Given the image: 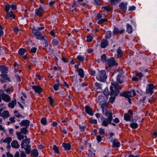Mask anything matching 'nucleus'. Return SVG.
Wrapping results in <instances>:
<instances>
[{"label": "nucleus", "instance_id": "f257e3e1", "mask_svg": "<svg viewBox=\"0 0 157 157\" xmlns=\"http://www.w3.org/2000/svg\"><path fill=\"white\" fill-rule=\"evenodd\" d=\"M107 118L104 117L102 116L101 117V124L104 127H107L113 120V113L111 111L106 110L105 113Z\"/></svg>", "mask_w": 157, "mask_h": 157}, {"label": "nucleus", "instance_id": "f03ea898", "mask_svg": "<svg viewBox=\"0 0 157 157\" xmlns=\"http://www.w3.org/2000/svg\"><path fill=\"white\" fill-rule=\"evenodd\" d=\"M118 84L116 83V85L114 87L115 90L114 91L113 89V88L111 86L110 87V90L111 92L110 93V95L111 96H111L109 98V102L113 103L115 100V96L117 95V94L118 93V89L117 87V86Z\"/></svg>", "mask_w": 157, "mask_h": 157}, {"label": "nucleus", "instance_id": "7ed1b4c3", "mask_svg": "<svg viewBox=\"0 0 157 157\" xmlns=\"http://www.w3.org/2000/svg\"><path fill=\"white\" fill-rule=\"evenodd\" d=\"M96 78L101 82H103L105 81L107 78L106 72L105 70L99 71L96 76Z\"/></svg>", "mask_w": 157, "mask_h": 157}, {"label": "nucleus", "instance_id": "20e7f679", "mask_svg": "<svg viewBox=\"0 0 157 157\" xmlns=\"http://www.w3.org/2000/svg\"><path fill=\"white\" fill-rule=\"evenodd\" d=\"M2 100L6 102H9L11 100V98L8 94L3 92H0V102H2Z\"/></svg>", "mask_w": 157, "mask_h": 157}, {"label": "nucleus", "instance_id": "39448f33", "mask_svg": "<svg viewBox=\"0 0 157 157\" xmlns=\"http://www.w3.org/2000/svg\"><path fill=\"white\" fill-rule=\"evenodd\" d=\"M154 85L153 84L150 83L148 84L146 86L145 92L147 94L151 95L154 92Z\"/></svg>", "mask_w": 157, "mask_h": 157}, {"label": "nucleus", "instance_id": "423d86ee", "mask_svg": "<svg viewBox=\"0 0 157 157\" xmlns=\"http://www.w3.org/2000/svg\"><path fill=\"white\" fill-rule=\"evenodd\" d=\"M32 33L35 35V37L37 39L42 40L44 38L41 33L37 30L33 28L32 30Z\"/></svg>", "mask_w": 157, "mask_h": 157}, {"label": "nucleus", "instance_id": "0eeeda50", "mask_svg": "<svg viewBox=\"0 0 157 157\" xmlns=\"http://www.w3.org/2000/svg\"><path fill=\"white\" fill-rule=\"evenodd\" d=\"M0 76L2 78L1 80V82L2 83L5 82L7 81L9 82H11L10 77L6 74H1Z\"/></svg>", "mask_w": 157, "mask_h": 157}, {"label": "nucleus", "instance_id": "6e6552de", "mask_svg": "<svg viewBox=\"0 0 157 157\" xmlns=\"http://www.w3.org/2000/svg\"><path fill=\"white\" fill-rule=\"evenodd\" d=\"M109 67L116 65V63L114 58L111 57L109 59H107V61L106 63Z\"/></svg>", "mask_w": 157, "mask_h": 157}, {"label": "nucleus", "instance_id": "1a4fd4ad", "mask_svg": "<svg viewBox=\"0 0 157 157\" xmlns=\"http://www.w3.org/2000/svg\"><path fill=\"white\" fill-rule=\"evenodd\" d=\"M30 143V139H26L23 140L21 143V148H22L25 147H27L30 145H29Z\"/></svg>", "mask_w": 157, "mask_h": 157}, {"label": "nucleus", "instance_id": "9d476101", "mask_svg": "<svg viewBox=\"0 0 157 157\" xmlns=\"http://www.w3.org/2000/svg\"><path fill=\"white\" fill-rule=\"evenodd\" d=\"M111 142L113 147L118 148L120 147V143L117 139L115 138Z\"/></svg>", "mask_w": 157, "mask_h": 157}, {"label": "nucleus", "instance_id": "9b49d317", "mask_svg": "<svg viewBox=\"0 0 157 157\" xmlns=\"http://www.w3.org/2000/svg\"><path fill=\"white\" fill-rule=\"evenodd\" d=\"M30 122L27 120H25L21 121L19 123L21 126H24L25 128H28Z\"/></svg>", "mask_w": 157, "mask_h": 157}, {"label": "nucleus", "instance_id": "f8f14e48", "mask_svg": "<svg viewBox=\"0 0 157 157\" xmlns=\"http://www.w3.org/2000/svg\"><path fill=\"white\" fill-rule=\"evenodd\" d=\"M0 116L5 119L10 117V115L8 111L7 110H5L3 111L2 113H0Z\"/></svg>", "mask_w": 157, "mask_h": 157}, {"label": "nucleus", "instance_id": "ddd939ff", "mask_svg": "<svg viewBox=\"0 0 157 157\" xmlns=\"http://www.w3.org/2000/svg\"><path fill=\"white\" fill-rule=\"evenodd\" d=\"M113 31V34L114 35H116L118 33L122 34L124 32V30L123 29H122L121 30H119L118 29L116 26L114 27Z\"/></svg>", "mask_w": 157, "mask_h": 157}, {"label": "nucleus", "instance_id": "4468645a", "mask_svg": "<svg viewBox=\"0 0 157 157\" xmlns=\"http://www.w3.org/2000/svg\"><path fill=\"white\" fill-rule=\"evenodd\" d=\"M12 140L11 137H7L5 139H2L0 141V144H2L3 143H6L7 144H10L11 140Z\"/></svg>", "mask_w": 157, "mask_h": 157}, {"label": "nucleus", "instance_id": "2eb2a0df", "mask_svg": "<svg viewBox=\"0 0 157 157\" xmlns=\"http://www.w3.org/2000/svg\"><path fill=\"white\" fill-rule=\"evenodd\" d=\"M32 88L35 91L36 93L39 94L42 91V89L41 87L38 86H33L32 87Z\"/></svg>", "mask_w": 157, "mask_h": 157}, {"label": "nucleus", "instance_id": "dca6fc26", "mask_svg": "<svg viewBox=\"0 0 157 157\" xmlns=\"http://www.w3.org/2000/svg\"><path fill=\"white\" fill-rule=\"evenodd\" d=\"M132 122L130 123V127L134 129L138 127V124L136 123V120H134V119H132L131 120Z\"/></svg>", "mask_w": 157, "mask_h": 157}, {"label": "nucleus", "instance_id": "f3484780", "mask_svg": "<svg viewBox=\"0 0 157 157\" xmlns=\"http://www.w3.org/2000/svg\"><path fill=\"white\" fill-rule=\"evenodd\" d=\"M16 135L17 136L18 139L20 140H23L25 137V139L27 138L26 136L24 135L22 133H21L19 132H16Z\"/></svg>", "mask_w": 157, "mask_h": 157}, {"label": "nucleus", "instance_id": "a211bd4d", "mask_svg": "<svg viewBox=\"0 0 157 157\" xmlns=\"http://www.w3.org/2000/svg\"><path fill=\"white\" fill-rule=\"evenodd\" d=\"M11 9L12 10H16L17 9V7L16 5L12 4H7L5 6V10H9Z\"/></svg>", "mask_w": 157, "mask_h": 157}, {"label": "nucleus", "instance_id": "6ab92c4d", "mask_svg": "<svg viewBox=\"0 0 157 157\" xmlns=\"http://www.w3.org/2000/svg\"><path fill=\"white\" fill-rule=\"evenodd\" d=\"M101 47L102 48H105L108 45V41L105 39H103L101 41Z\"/></svg>", "mask_w": 157, "mask_h": 157}, {"label": "nucleus", "instance_id": "aec40b11", "mask_svg": "<svg viewBox=\"0 0 157 157\" xmlns=\"http://www.w3.org/2000/svg\"><path fill=\"white\" fill-rule=\"evenodd\" d=\"M120 9L121 10H126L127 7V2H122L119 5Z\"/></svg>", "mask_w": 157, "mask_h": 157}, {"label": "nucleus", "instance_id": "412c9836", "mask_svg": "<svg viewBox=\"0 0 157 157\" xmlns=\"http://www.w3.org/2000/svg\"><path fill=\"white\" fill-rule=\"evenodd\" d=\"M11 146L13 148H18L20 147V145L17 141L13 140L11 143Z\"/></svg>", "mask_w": 157, "mask_h": 157}, {"label": "nucleus", "instance_id": "4be33fe9", "mask_svg": "<svg viewBox=\"0 0 157 157\" xmlns=\"http://www.w3.org/2000/svg\"><path fill=\"white\" fill-rule=\"evenodd\" d=\"M62 146L66 151H69L71 149V145L70 143H63L62 144Z\"/></svg>", "mask_w": 157, "mask_h": 157}, {"label": "nucleus", "instance_id": "5701e85b", "mask_svg": "<svg viewBox=\"0 0 157 157\" xmlns=\"http://www.w3.org/2000/svg\"><path fill=\"white\" fill-rule=\"evenodd\" d=\"M8 71V68L6 67L0 65V71L1 73V74H6Z\"/></svg>", "mask_w": 157, "mask_h": 157}, {"label": "nucleus", "instance_id": "b1692460", "mask_svg": "<svg viewBox=\"0 0 157 157\" xmlns=\"http://www.w3.org/2000/svg\"><path fill=\"white\" fill-rule=\"evenodd\" d=\"M86 112L91 116L93 115V113L92 111V109L88 106H86L85 107Z\"/></svg>", "mask_w": 157, "mask_h": 157}, {"label": "nucleus", "instance_id": "393cba45", "mask_svg": "<svg viewBox=\"0 0 157 157\" xmlns=\"http://www.w3.org/2000/svg\"><path fill=\"white\" fill-rule=\"evenodd\" d=\"M98 99L99 104H101V103H102L103 102L106 101V100L108 99H107L106 98H105L104 96L102 95H99L98 97Z\"/></svg>", "mask_w": 157, "mask_h": 157}, {"label": "nucleus", "instance_id": "a878e982", "mask_svg": "<svg viewBox=\"0 0 157 157\" xmlns=\"http://www.w3.org/2000/svg\"><path fill=\"white\" fill-rule=\"evenodd\" d=\"M16 104V99L13 100L8 104L9 108L11 109H13L15 105Z\"/></svg>", "mask_w": 157, "mask_h": 157}, {"label": "nucleus", "instance_id": "bb28decb", "mask_svg": "<svg viewBox=\"0 0 157 157\" xmlns=\"http://www.w3.org/2000/svg\"><path fill=\"white\" fill-rule=\"evenodd\" d=\"M101 105V107L102 109V111L103 113L104 111L106 110V109L107 107L108 104L107 103L106 101L103 102V103H101L100 104Z\"/></svg>", "mask_w": 157, "mask_h": 157}, {"label": "nucleus", "instance_id": "cd10ccee", "mask_svg": "<svg viewBox=\"0 0 157 157\" xmlns=\"http://www.w3.org/2000/svg\"><path fill=\"white\" fill-rule=\"evenodd\" d=\"M6 11L7 12V13L6 15V17L7 18H10L13 19H14L15 18V16L13 13V12L11 11L10 12H8V11L9 10Z\"/></svg>", "mask_w": 157, "mask_h": 157}, {"label": "nucleus", "instance_id": "c85d7f7f", "mask_svg": "<svg viewBox=\"0 0 157 157\" xmlns=\"http://www.w3.org/2000/svg\"><path fill=\"white\" fill-rule=\"evenodd\" d=\"M31 154L34 157H37L39 155V153L37 149H34L31 152Z\"/></svg>", "mask_w": 157, "mask_h": 157}, {"label": "nucleus", "instance_id": "c756f323", "mask_svg": "<svg viewBox=\"0 0 157 157\" xmlns=\"http://www.w3.org/2000/svg\"><path fill=\"white\" fill-rule=\"evenodd\" d=\"M78 75L82 78L84 77V72L82 68H79L78 69Z\"/></svg>", "mask_w": 157, "mask_h": 157}, {"label": "nucleus", "instance_id": "7c9ffc66", "mask_svg": "<svg viewBox=\"0 0 157 157\" xmlns=\"http://www.w3.org/2000/svg\"><path fill=\"white\" fill-rule=\"evenodd\" d=\"M105 15L104 14H100L99 13H97L95 15V19L98 20L102 19V18L105 17Z\"/></svg>", "mask_w": 157, "mask_h": 157}, {"label": "nucleus", "instance_id": "2f4dec72", "mask_svg": "<svg viewBox=\"0 0 157 157\" xmlns=\"http://www.w3.org/2000/svg\"><path fill=\"white\" fill-rule=\"evenodd\" d=\"M127 32L129 33H131L132 32V26L129 24H127L126 25Z\"/></svg>", "mask_w": 157, "mask_h": 157}, {"label": "nucleus", "instance_id": "473e14b6", "mask_svg": "<svg viewBox=\"0 0 157 157\" xmlns=\"http://www.w3.org/2000/svg\"><path fill=\"white\" fill-rule=\"evenodd\" d=\"M123 77L121 75H119L117 77V81L120 84H121L123 82Z\"/></svg>", "mask_w": 157, "mask_h": 157}, {"label": "nucleus", "instance_id": "72a5a7b5", "mask_svg": "<svg viewBox=\"0 0 157 157\" xmlns=\"http://www.w3.org/2000/svg\"><path fill=\"white\" fill-rule=\"evenodd\" d=\"M27 128L23 127L21 128L20 129V132L22 133L24 135H25L28 132V131L27 129Z\"/></svg>", "mask_w": 157, "mask_h": 157}, {"label": "nucleus", "instance_id": "f704fd0d", "mask_svg": "<svg viewBox=\"0 0 157 157\" xmlns=\"http://www.w3.org/2000/svg\"><path fill=\"white\" fill-rule=\"evenodd\" d=\"M124 118L125 120L127 121H131V116L128 114V113H125L124 114Z\"/></svg>", "mask_w": 157, "mask_h": 157}, {"label": "nucleus", "instance_id": "c9c22d12", "mask_svg": "<svg viewBox=\"0 0 157 157\" xmlns=\"http://www.w3.org/2000/svg\"><path fill=\"white\" fill-rule=\"evenodd\" d=\"M103 94L105 96L107 99L108 98V96L109 94V93L108 90V89L107 87H106L103 91Z\"/></svg>", "mask_w": 157, "mask_h": 157}, {"label": "nucleus", "instance_id": "e433bc0d", "mask_svg": "<svg viewBox=\"0 0 157 157\" xmlns=\"http://www.w3.org/2000/svg\"><path fill=\"white\" fill-rule=\"evenodd\" d=\"M18 53L20 55H23L24 53L26 52V50L25 48H20L18 50Z\"/></svg>", "mask_w": 157, "mask_h": 157}, {"label": "nucleus", "instance_id": "4c0bfd02", "mask_svg": "<svg viewBox=\"0 0 157 157\" xmlns=\"http://www.w3.org/2000/svg\"><path fill=\"white\" fill-rule=\"evenodd\" d=\"M52 44L54 46L58 45L59 44V39H54L52 40Z\"/></svg>", "mask_w": 157, "mask_h": 157}, {"label": "nucleus", "instance_id": "58836bf2", "mask_svg": "<svg viewBox=\"0 0 157 157\" xmlns=\"http://www.w3.org/2000/svg\"><path fill=\"white\" fill-rule=\"evenodd\" d=\"M117 57H121L123 55V52L121 50L120 48L119 47L117 49Z\"/></svg>", "mask_w": 157, "mask_h": 157}, {"label": "nucleus", "instance_id": "ea45409f", "mask_svg": "<svg viewBox=\"0 0 157 157\" xmlns=\"http://www.w3.org/2000/svg\"><path fill=\"white\" fill-rule=\"evenodd\" d=\"M31 145L27 147H23L25 150V152L27 154H29L30 150H31Z\"/></svg>", "mask_w": 157, "mask_h": 157}, {"label": "nucleus", "instance_id": "a19ab883", "mask_svg": "<svg viewBox=\"0 0 157 157\" xmlns=\"http://www.w3.org/2000/svg\"><path fill=\"white\" fill-rule=\"evenodd\" d=\"M101 59L103 63H106L107 61V57L105 54H103L102 55Z\"/></svg>", "mask_w": 157, "mask_h": 157}, {"label": "nucleus", "instance_id": "79ce46f5", "mask_svg": "<svg viewBox=\"0 0 157 157\" xmlns=\"http://www.w3.org/2000/svg\"><path fill=\"white\" fill-rule=\"evenodd\" d=\"M95 85L96 89H102L101 84L96 82L95 83Z\"/></svg>", "mask_w": 157, "mask_h": 157}, {"label": "nucleus", "instance_id": "37998d69", "mask_svg": "<svg viewBox=\"0 0 157 157\" xmlns=\"http://www.w3.org/2000/svg\"><path fill=\"white\" fill-rule=\"evenodd\" d=\"M77 58L79 61L82 62L84 61L85 58L83 56L79 55L77 56Z\"/></svg>", "mask_w": 157, "mask_h": 157}, {"label": "nucleus", "instance_id": "c03bdc74", "mask_svg": "<svg viewBox=\"0 0 157 157\" xmlns=\"http://www.w3.org/2000/svg\"><path fill=\"white\" fill-rule=\"evenodd\" d=\"M53 149L54 151L56 153L59 154V149L58 147L55 145H54L53 146Z\"/></svg>", "mask_w": 157, "mask_h": 157}, {"label": "nucleus", "instance_id": "a18cd8bd", "mask_svg": "<svg viewBox=\"0 0 157 157\" xmlns=\"http://www.w3.org/2000/svg\"><path fill=\"white\" fill-rule=\"evenodd\" d=\"M111 36V32L110 31L106 32L105 38L106 39L110 38Z\"/></svg>", "mask_w": 157, "mask_h": 157}, {"label": "nucleus", "instance_id": "49530a36", "mask_svg": "<svg viewBox=\"0 0 157 157\" xmlns=\"http://www.w3.org/2000/svg\"><path fill=\"white\" fill-rule=\"evenodd\" d=\"M128 92H123L121 94V96L122 97H124L126 98H129V96L128 95Z\"/></svg>", "mask_w": 157, "mask_h": 157}, {"label": "nucleus", "instance_id": "de8ad7c7", "mask_svg": "<svg viewBox=\"0 0 157 157\" xmlns=\"http://www.w3.org/2000/svg\"><path fill=\"white\" fill-rule=\"evenodd\" d=\"M48 99L49 101V104L52 106H54V101L51 96H49L48 97Z\"/></svg>", "mask_w": 157, "mask_h": 157}, {"label": "nucleus", "instance_id": "09e8293b", "mask_svg": "<svg viewBox=\"0 0 157 157\" xmlns=\"http://www.w3.org/2000/svg\"><path fill=\"white\" fill-rule=\"evenodd\" d=\"M107 21V19L105 18H102L99 19V20L98 21L97 23L99 25H101L105 22Z\"/></svg>", "mask_w": 157, "mask_h": 157}, {"label": "nucleus", "instance_id": "8fccbe9b", "mask_svg": "<svg viewBox=\"0 0 157 157\" xmlns=\"http://www.w3.org/2000/svg\"><path fill=\"white\" fill-rule=\"evenodd\" d=\"M121 0H110V1L113 5H116Z\"/></svg>", "mask_w": 157, "mask_h": 157}, {"label": "nucleus", "instance_id": "3c124183", "mask_svg": "<svg viewBox=\"0 0 157 157\" xmlns=\"http://www.w3.org/2000/svg\"><path fill=\"white\" fill-rule=\"evenodd\" d=\"M60 86V83H58L57 84H55L53 86V88L55 90H58Z\"/></svg>", "mask_w": 157, "mask_h": 157}, {"label": "nucleus", "instance_id": "603ef678", "mask_svg": "<svg viewBox=\"0 0 157 157\" xmlns=\"http://www.w3.org/2000/svg\"><path fill=\"white\" fill-rule=\"evenodd\" d=\"M36 14L37 16L40 17L43 15V10H36Z\"/></svg>", "mask_w": 157, "mask_h": 157}, {"label": "nucleus", "instance_id": "864d4df0", "mask_svg": "<svg viewBox=\"0 0 157 157\" xmlns=\"http://www.w3.org/2000/svg\"><path fill=\"white\" fill-rule=\"evenodd\" d=\"M41 123L44 125H46L47 124V121L46 119L45 118H42L41 120Z\"/></svg>", "mask_w": 157, "mask_h": 157}, {"label": "nucleus", "instance_id": "5fc2aeb1", "mask_svg": "<svg viewBox=\"0 0 157 157\" xmlns=\"http://www.w3.org/2000/svg\"><path fill=\"white\" fill-rule=\"evenodd\" d=\"M88 157H91L93 155H95V153H93L92 151L91 150H89L87 154Z\"/></svg>", "mask_w": 157, "mask_h": 157}, {"label": "nucleus", "instance_id": "6e6d98bb", "mask_svg": "<svg viewBox=\"0 0 157 157\" xmlns=\"http://www.w3.org/2000/svg\"><path fill=\"white\" fill-rule=\"evenodd\" d=\"M15 117H10L9 119V121L10 122H8V123L9 124L10 123H14L15 122Z\"/></svg>", "mask_w": 157, "mask_h": 157}, {"label": "nucleus", "instance_id": "4d7b16f0", "mask_svg": "<svg viewBox=\"0 0 157 157\" xmlns=\"http://www.w3.org/2000/svg\"><path fill=\"white\" fill-rule=\"evenodd\" d=\"M156 101V98L153 97H150L148 99V102L150 103L154 102Z\"/></svg>", "mask_w": 157, "mask_h": 157}, {"label": "nucleus", "instance_id": "13d9d810", "mask_svg": "<svg viewBox=\"0 0 157 157\" xmlns=\"http://www.w3.org/2000/svg\"><path fill=\"white\" fill-rule=\"evenodd\" d=\"M14 113L15 116L17 117H23V116L21 115V114H20L19 113V112L17 111H14Z\"/></svg>", "mask_w": 157, "mask_h": 157}, {"label": "nucleus", "instance_id": "bf43d9fd", "mask_svg": "<svg viewBox=\"0 0 157 157\" xmlns=\"http://www.w3.org/2000/svg\"><path fill=\"white\" fill-rule=\"evenodd\" d=\"M93 39L92 37L91 36H88L87 37L86 41L88 42H91Z\"/></svg>", "mask_w": 157, "mask_h": 157}, {"label": "nucleus", "instance_id": "052dcab7", "mask_svg": "<svg viewBox=\"0 0 157 157\" xmlns=\"http://www.w3.org/2000/svg\"><path fill=\"white\" fill-rule=\"evenodd\" d=\"M99 132L100 135H102L104 134L105 132L103 129L100 128L99 129Z\"/></svg>", "mask_w": 157, "mask_h": 157}, {"label": "nucleus", "instance_id": "680f3d73", "mask_svg": "<svg viewBox=\"0 0 157 157\" xmlns=\"http://www.w3.org/2000/svg\"><path fill=\"white\" fill-rule=\"evenodd\" d=\"M36 50L37 48L36 47H33L30 50L29 52L35 53L36 51Z\"/></svg>", "mask_w": 157, "mask_h": 157}, {"label": "nucleus", "instance_id": "e2e57ef3", "mask_svg": "<svg viewBox=\"0 0 157 157\" xmlns=\"http://www.w3.org/2000/svg\"><path fill=\"white\" fill-rule=\"evenodd\" d=\"M5 109V107L4 104H1L0 105V112H1Z\"/></svg>", "mask_w": 157, "mask_h": 157}, {"label": "nucleus", "instance_id": "0e129e2a", "mask_svg": "<svg viewBox=\"0 0 157 157\" xmlns=\"http://www.w3.org/2000/svg\"><path fill=\"white\" fill-rule=\"evenodd\" d=\"M136 75L140 78H142L143 77L144 75L142 73L136 72Z\"/></svg>", "mask_w": 157, "mask_h": 157}, {"label": "nucleus", "instance_id": "69168bd1", "mask_svg": "<svg viewBox=\"0 0 157 157\" xmlns=\"http://www.w3.org/2000/svg\"><path fill=\"white\" fill-rule=\"evenodd\" d=\"M96 139L98 143H100L102 140V137L100 135L97 136L96 137Z\"/></svg>", "mask_w": 157, "mask_h": 157}, {"label": "nucleus", "instance_id": "338daca9", "mask_svg": "<svg viewBox=\"0 0 157 157\" xmlns=\"http://www.w3.org/2000/svg\"><path fill=\"white\" fill-rule=\"evenodd\" d=\"M15 77L16 79L17 80V82H20L21 81V78L20 76L17 75H15Z\"/></svg>", "mask_w": 157, "mask_h": 157}, {"label": "nucleus", "instance_id": "774afa93", "mask_svg": "<svg viewBox=\"0 0 157 157\" xmlns=\"http://www.w3.org/2000/svg\"><path fill=\"white\" fill-rule=\"evenodd\" d=\"M72 6V7L75 8L78 7L79 6V5L77 2H75L73 4Z\"/></svg>", "mask_w": 157, "mask_h": 157}]
</instances>
